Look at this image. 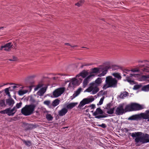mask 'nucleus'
I'll return each mask as SVG.
<instances>
[{
	"label": "nucleus",
	"instance_id": "obj_39",
	"mask_svg": "<svg viewBox=\"0 0 149 149\" xmlns=\"http://www.w3.org/2000/svg\"><path fill=\"white\" fill-rule=\"evenodd\" d=\"M23 142L27 146H30L31 145V142L29 141H26L24 139H22Z\"/></svg>",
	"mask_w": 149,
	"mask_h": 149
},
{
	"label": "nucleus",
	"instance_id": "obj_16",
	"mask_svg": "<svg viewBox=\"0 0 149 149\" xmlns=\"http://www.w3.org/2000/svg\"><path fill=\"white\" fill-rule=\"evenodd\" d=\"M79 81L76 78H74L72 79V81L70 82L69 86H72L71 84L74 85H79Z\"/></svg>",
	"mask_w": 149,
	"mask_h": 149
},
{
	"label": "nucleus",
	"instance_id": "obj_21",
	"mask_svg": "<svg viewBox=\"0 0 149 149\" xmlns=\"http://www.w3.org/2000/svg\"><path fill=\"white\" fill-rule=\"evenodd\" d=\"M90 84L91 85V86L85 90L84 91V92H90L91 91L92 92V90H93V86H95V84L93 82H92L90 83Z\"/></svg>",
	"mask_w": 149,
	"mask_h": 149
},
{
	"label": "nucleus",
	"instance_id": "obj_17",
	"mask_svg": "<svg viewBox=\"0 0 149 149\" xmlns=\"http://www.w3.org/2000/svg\"><path fill=\"white\" fill-rule=\"evenodd\" d=\"M88 75V72L85 70H84L82 71L79 74L76 75V77H79L81 76L83 78L86 77Z\"/></svg>",
	"mask_w": 149,
	"mask_h": 149
},
{
	"label": "nucleus",
	"instance_id": "obj_11",
	"mask_svg": "<svg viewBox=\"0 0 149 149\" xmlns=\"http://www.w3.org/2000/svg\"><path fill=\"white\" fill-rule=\"evenodd\" d=\"M109 68L107 66H106L101 68V70L100 71H102V72L98 75V76L101 77L104 76L107 73Z\"/></svg>",
	"mask_w": 149,
	"mask_h": 149
},
{
	"label": "nucleus",
	"instance_id": "obj_4",
	"mask_svg": "<svg viewBox=\"0 0 149 149\" xmlns=\"http://www.w3.org/2000/svg\"><path fill=\"white\" fill-rule=\"evenodd\" d=\"M16 107H14L13 109L8 108L6 109L0 111V113L1 114H6L9 116H13L17 111Z\"/></svg>",
	"mask_w": 149,
	"mask_h": 149
},
{
	"label": "nucleus",
	"instance_id": "obj_3",
	"mask_svg": "<svg viewBox=\"0 0 149 149\" xmlns=\"http://www.w3.org/2000/svg\"><path fill=\"white\" fill-rule=\"evenodd\" d=\"M35 107L34 104L26 105L21 109V113L25 116L30 115L33 113Z\"/></svg>",
	"mask_w": 149,
	"mask_h": 149
},
{
	"label": "nucleus",
	"instance_id": "obj_5",
	"mask_svg": "<svg viewBox=\"0 0 149 149\" xmlns=\"http://www.w3.org/2000/svg\"><path fill=\"white\" fill-rule=\"evenodd\" d=\"M94 99L92 98H85L81 101L78 106L79 108H80L86 104H89L94 101Z\"/></svg>",
	"mask_w": 149,
	"mask_h": 149
},
{
	"label": "nucleus",
	"instance_id": "obj_41",
	"mask_svg": "<svg viewBox=\"0 0 149 149\" xmlns=\"http://www.w3.org/2000/svg\"><path fill=\"white\" fill-rule=\"evenodd\" d=\"M43 103L47 106H49L51 104V102L49 100H46L43 102Z\"/></svg>",
	"mask_w": 149,
	"mask_h": 149
},
{
	"label": "nucleus",
	"instance_id": "obj_35",
	"mask_svg": "<svg viewBox=\"0 0 149 149\" xmlns=\"http://www.w3.org/2000/svg\"><path fill=\"white\" fill-rule=\"evenodd\" d=\"M27 92L28 91L26 90H20L18 91V93L19 95H22L27 93Z\"/></svg>",
	"mask_w": 149,
	"mask_h": 149
},
{
	"label": "nucleus",
	"instance_id": "obj_53",
	"mask_svg": "<svg viewBox=\"0 0 149 149\" xmlns=\"http://www.w3.org/2000/svg\"><path fill=\"white\" fill-rule=\"evenodd\" d=\"M5 92L6 94H7L9 92V90L8 88H6L5 90Z\"/></svg>",
	"mask_w": 149,
	"mask_h": 149
},
{
	"label": "nucleus",
	"instance_id": "obj_40",
	"mask_svg": "<svg viewBox=\"0 0 149 149\" xmlns=\"http://www.w3.org/2000/svg\"><path fill=\"white\" fill-rule=\"evenodd\" d=\"M22 104V103L21 102L19 103H17L15 106L14 107H16V110L17 109H19L21 107V106Z\"/></svg>",
	"mask_w": 149,
	"mask_h": 149
},
{
	"label": "nucleus",
	"instance_id": "obj_12",
	"mask_svg": "<svg viewBox=\"0 0 149 149\" xmlns=\"http://www.w3.org/2000/svg\"><path fill=\"white\" fill-rule=\"evenodd\" d=\"M139 120H141L142 118L143 119H148L149 118V114L148 113H141L139 114Z\"/></svg>",
	"mask_w": 149,
	"mask_h": 149
},
{
	"label": "nucleus",
	"instance_id": "obj_43",
	"mask_svg": "<svg viewBox=\"0 0 149 149\" xmlns=\"http://www.w3.org/2000/svg\"><path fill=\"white\" fill-rule=\"evenodd\" d=\"M126 71L127 72H129L130 71H132V72H139V69H133L131 70H126Z\"/></svg>",
	"mask_w": 149,
	"mask_h": 149
},
{
	"label": "nucleus",
	"instance_id": "obj_56",
	"mask_svg": "<svg viewBox=\"0 0 149 149\" xmlns=\"http://www.w3.org/2000/svg\"><path fill=\"white\" fill-rule=\"evenodd\" d=\"M89 65V64H84V65H82L81 66V68H83V67H84V66H88V65Z\"/></svg>",
	"mask_w": 149,
	"mask_h": 149
},
{
	"label": "nucleus",
	"instance_id": "obj_29",
	"mask_svg": "<svg viewBox=\"0 0 149 149\" xmlns=\"http://www.w3.org/2000/svg\"><path fill=\"white\" fill-rule=\"evenodd\" d=\"M60 101L58 99H56L54 100L52 102V105L54 107H55L59 104Z\"/></svg>",
	"mask_w": 149,
	"mask_h": 149
},
{
	"label": "nucleus",
	"instance_id": "obj_2",
	"mask_svg": "<svg viewBox=\"0 0 149 149\" xmlns=\"http://www.w3.org/2000/svg\"><path fill=\"white\" fill-rule=\"evenodd\" d=\"M118 81L116 79L113 77L111 76H107L106 78L105 84L102 88L104 89H106L109 88H116Z\"/></svg>",
	"mask_w": 149,
	"mask_h": 149
},
{
	"label": "nucleus",
	"instance_id": "obj_6",
	"mask_svg": "<svg viewBox=\"0 0 149 149\" xmlns=\"http://www.w3.org/2000/svg\"><path fill=\"white\" fill-rule=\"evenodd\" d=\"M65 89L63 87H61L55 89L53 92L54 97H57L60 96L63 93Z\"/></svg>",
	"mask_w": 149,
	"mask_h": 149
},
{
	"label": "nucleus",
	"instance_id": "obj_46",
	"mask_svg": "<svg viewBox=\"0 0 149 149\" xmlns=\"http://www.w3.org/2000/svg\"><path fill=\"white\" fill-rule=\"evenodd\" d=\"M106 117H107V116H104V115L102 116V115H98L97 116H95V118H105Z\"/></svg>",
	"mask_w": 149,
	"mask_h": 149
},
{
	"label": "nucleus",
	"instance_id": "obj_18",
	"mask_svg": "<svg viewBox=\"0 0 149 149\" xmlns=\"http://www.w3.org/2000/svg\"><path fill=\"white\" fill-rule=\"evenodd\" d=\"M103 113V111L100 108H97L96 111L94 112L93 113V115L95 116L97 115L102 114Z\"/></svg>",
	"mask_w": 149,
	"mask_h": 149
},
{
	"label": "nucleus",
	"instance_id": "obj_27",
	"mask_svg": "<svg viewBox=\"0 0 149 149\" xmlns=\"http://www.w3.org/2000/svg\"><path fill=\"white\" fill-rule=\"evenodd\" d=\"M78 104L77 103H70L67 106V109H71L74 107Z\"/></svg>",
	"mask_w": 149,
	"mask_h": 149
},
{
	"label": "nucleus",
	"instance_id": "obj_59",
	"mask_svg": "<svg viewBox=\"0 0 149 149\" xmlns=\"http://www.w3.org/2000/svg\"><path fill=\"white\" fill-rule=\"evenodd\" d=\"M89 107V106H86L84 107V108H83L84 109H85L86 108H87L88 107Z\"/></svg>",
	"mask_w": 149,
	"mask_h": 149
},
{
	"label": "nucleus",
	"instance_id": "obj_47",
	"mask_svg": "<svg viewBox=\"0 0 149 149\" xmlns=\"http://www.w3.org/2000/svg\"><path fill=\"white\" fill-rule=\"evenodd\" d=\"M98 126H99L103 128H105L107 127L106 125L104 123H102L101 125H99Z\"/></svg>",
	"mask_w": 149,
	"mask_h": 149
},
{
	"label": "nucleus",
	"instance_id": "obj_24",
	"mask_svg": "<svg viewBox=\"0 0 149 149\" xmlns=\"http://www.w3.org/2000/svg\"><path fill=\"white\" fill-rule=\"evenodd\" d=\"M128 93L126 91L121 92L120 95H119V97L120 98L124 99L128 96Z\"/></svg>",
	"mask_w": 149,
	"mask_h": 149
},
{
	"label": "nucleus",
	"instance_id": "obj_26",
	"mask_svg": "<svg viewBox=\"0 0 149 149\" xmlns=\"http://www.w3.org/2000/svg\"><path fill=\"white\" fill-rule=\"evenodd\" d=\"M112 75L115 77V78H117L118 80H120L122 78L119 73H113L112 74Z\"/></svg>",
	"mask_w": 149,
	"mask_h": 149
},
{
	"label": "nucleus",
	"instance_id": "obj_37",
	"mask_svg": "<svg viewBox=\"0 0 149 149\" xmlns=\"http://www.w3.org/2000/svg\"><path fill=\"white\" fill-rule=\"evenodd\" d=\"M0 106L2 107H5L6 106L5 103V100L4 99L0 100Z\"/></svg>",
	"mask_w": 149,
	"mask_h": 149
},
{
	"label": "nucleus",
	"instance_id": "obj_54",
	"mask_svg": "<svg viewBox=\"0 0 149 149\" xmlns=\"http://www.w3.org/2000/svg\"><path fill=\"white\" fill-rule=\"evenodd\" d=\"M8 88H9V91H12L14 89L13 88V86L10 87Z\"/></svg>",
	"mask_w": 149,
	"mask_h": 149
},
{
	"label": "nucleus",
	"instance_id": "obj_9",
	"mask_svg": "<svg viewBox=\"0 0 149 149\" xmlns=\"http://www.w3.org/2000/svg\"><path fill=\"white\" fill-rule=\"evenodd\" d=\"M138 67L143 72H149V65L148 64L139 65Z\"/></svg>",
	"mask_w": 149,
	"mask_h": 149
},
{
	"label": "nucleus",
	"instance_id": "obj_20",
	"mask_svg": "<svg viewBox=\"0 0 149 149\" xmlns=\"http://www.w3.org/2000/svg\"><path fill=\"white\" fill-rule=\"evenodd\" d=\"M128 120H139V114L132 116L128 118Z\"/></svg>",
	"mask_w": 149,
	"mask_h": 149
},
{
	"label": "nucleus",
	"instance_id": "obj_50",
	"mask_svg": "<svg viewBox=\"0 0 149 149\" xmlns=\"http://www.w3.org/2000/svg\"><path fill=\"white\" fill-rule=\"evenodd\" d=\"M42 86V85L40 84H39L35 88V90H36L39 88H40Z\"/></svg>",
	"mask_w": 149,
	"mask_h": 149
},
{
	"label": "nucleus",
	"instance_id": "obj_1",
	"mask_svg": "<svg viewBox=\"0 0 149 149\" xmlns=\"http://www.w3.org/2000/svg\"><path fill=\"white\" fill-rule=\"evenodd\" d=\"M132 136L134 139L135 144L137 146H139L143 144L149 142V135L144 134L141 132H135L132 134Z\"/></svg>",
	"mask_w": 149,
	"mask_h": 149
},
{
	"label": "nucleus",
	"instance_id": "obj_48",
	"mask_svg": "<svg viewBox=\"0 0 149 149\" xmlns=\"http://www.w3.org/2000/svg\"><path fill=\"white\" fill-rule=\"evenodd\" d=\"M103 99H104L103 98H101L100 99V100L99 102V104H98L97 105H98L99 104L100 105H101L103 103Z\"/></svg>",
	"mask_w": 149,
	"mask_h": 149
},
{
	"label": "nucleus",
	"instance_id": "obj_62",
	"mask_svg": "<svg viewBox=\"0 0 149 149\" xmlns=\"http://www.w3.org/2000/svg\"><path fill=\"white\" fill-rule=\"evenodd\" d=\"M89 111V109H87L86 110V112H88Z\"/></svg>",
	"mask_w": 149,
	"mask_h": 149
},
{
	"label": "nucleus",
	"instance_id": "obj_57",
	"mask_svg": "<svg viewBox=\"0 0 149 149\" xmlns=\"http://www.w3.org/2000/svg\"><path fill=\"white\" fill-rule=\"evenodd\" d=\"M77 47V45H75V46H72L71 45L70 47L72 49H74V48L75 47Z\"/></svg>",
	"mask_w": 149,
	"mask_h": 149
},
{
	"label": "nucleus",
	"instance_id": "obj_23",
	"mask_svg": "<svg viewBox=\"0 0 149 149\" xmlns=\"http://www.w3.org/2000/svg\"><path fill=\"white\" fill-rule=\"evenodd\" d=\"M133 74H131L130 76V77L127 76L126 77V79L124 80L125 81H127L128 82L131 84L133 83L134 81L133 80H131V77L133 76Z\"/></svg>",
	"mask_w": 149,
	"mask_h": 149
},
{
	"label": "nucleus",
	"instance_id": "obj_7",
	"mask_svg": "<svg viewBox=\"0 0 149 149\" xmlns=\"http://www.w3.org/2000/svg\"><path fill=\"white\" fill-rule=\"evenodd\" d=\"M125 113L124 109L123 104H120L117 108L115 111V114L117 115H122Z\"/></svg>",
	"mask_w": 149,
	"mask_h": 149
},
{
	"label": "nucleus",
	"instance_id": "obj_31",
	"mask_svg": "<svg viewBox=\"0 0 149 149\" xmlns=\"http://www.w3.org/2000/svg\"><path fill=\"white\" fill-rule=\"evenodd\" d=\"M141 90L145 92L149 91V84L142 86Z\"/></svg>",
	"mask_w": 149,
	"mask_h": 149
},
{
	"label": "nucleus",
	"instance_id": "obj_45",
	"mask_svg": "<svg viewBox=\"0 0 149 149\" xmlns=\"http://www.w3.org/2000/svg\"><path fill=\"white\" fill-rule=\"evenodd\" d=\"M111 104L110 103H108L107 104L106 107V109L107 110L111 108Z\"/></svg>",
	"mask_w": 149,
	"mask_h": 149
},
{
	"label": "nucleus",
	"instance_id": "obj_61",
	"mask_svg": "<svg viewBox=\"0 0 149 149\" xmlns=\"http://www.w3.org/2000/svg\"><path fill=\"white\" fill-rule=\"evenodd\" d=\"M6 84H4L3 85H1L0 86V87H2L3 86L5 85H6Z\"/></svg>",
	"mask_w": 149,
	"mask_h": 149
},
{
	"label": "nucleus",
	"instance_id": "obj_28",
	"mask_svg": "<svg viewBox=\"0 0 149 149\" xmlns=\"http://www.w3.org/2000/svg\"><path fill=\"white\" fill-rule=\"evenodd\" d=\"M26 126L27 130H31L36 127L35 125L33 124H26Z\"/></svg>",
	"mask_w": 149,
	"mask_h": 149
},
{
	"label": "nucleus",
	"instance_id": "obj_38",
	"mask_svg": "<svg viewBox=\"0 0 149 149\" xmlns=\"http://www.w3.org/2000/svg\"><path fill=\"white\" fill-rule=\"evenodd\" d=\"M84 0H81L77 3H75V5L78 6V7H80L84 3Z\"/></svg>",
	"mask_w": 149,
	"mask_h": 149
},
{
	"label": "nucleus",
	"instance_id": "obj_8",
	"mask_svg": "<svg viewBox=\"0 0 149 149\" xmlns=\"http://www.w3.org/2000/svg\"><path fill=\"white\" fill-rule=\"evenodd\" d=\"M132 111H136L143 109V105L136 103H131Z\"/></svg>",
	"mask_w": 149,
	"mask_h": 149
},
{
	"label": "nucleus",
	"instance_id": "obj_36",
	"mask_svg": "<svg viewBox=\"0 0 149 149\" xmlns=\"http://www.w3.org/2000/svg\"><path fill=\"white\" fill-rule=\"evenodd\" d=\"M115 108L113 107L107 110V113L109 114H112L114 113Z\"/></svg>",
	"mask_w": 149,
	"mask_h": 149
},
{
	"label": "nucleus",
	"instance_id": "obj_64",
	"mask_svg": "<svg viewBox=\"0 0 149 149\" xmlns=\"http://www.w3.org/2000/svg\"><path fill=\"white\" fill-rule=\"evenodd\" d=\"M147 121L149 122V118H148V119L147 120Z\"/></svg>",
	"mask_w": 149,
	"mask_h": 149
},
{
	"label": "nucleus",
	"instance_id": "obj_25",
	"mask_svg": "<svg viewBox=\"0 0 149 149\" xmlns=\"http://www.w3.org/2000/svg\"><path fill=\"white\" fill-rule=\"evenodd\" d=\"M101 68H95L91 69V73H99Z\"/></svg>",
	"mask_w": 149,
	"mask_h": 149
},
{
	"label": "nucleus",
	"instance_id": "obj_19",
	"mask_svg": "<svg viewBox=\"0 0 149 149\" xmlns=\"http://www.w3.org/2000/svg\"><path fill=\"white\" fill-rule=\"evenodd\" d=\"M125 113L127 112L132 111L131 103L130 104L126 105L124 108Z\"/></svg>",
	"mask_w": 149,
	"mask_h": 149
},
{
	"label": "nucleus",
	"instance_id": "obj_51",
	"mask_svg": "<svg viewBox=\"0 0 149 149\" xmlns=\"http://www.w3.org/2000/svg\"><path fill=\"white\" fill-rule=\"evenodd\" d=\"M19 85L15 84V85L13 86V88L15 89L16 88L19 87Z\"/></svg>",
	"mask_w": 149,
	"mask_h": 149
},
{
	"label": "nucleus",
	"instance_id": "obj_30",
	"mask_svg": "<svg viewBox=\"0 0 149 149\" xmlns=\"http://www.w3.org/2000/svg\"><path fill=\"white\" fill-rule=\"evenodd\" d=\"M46 89L44 88H41L40 90L38 92V94L40 96H43L46 91Z\"/></svg>",
	"mask_w": 149,
	"mask_h": 149
},
{
	"label": "nucleus",
	"instance_id": "obj_32",
	"mask_svg": "<svg viewBox=\"0 0 149 149\" xmlns=\"http://www.w3.org/2000/svg\"><path fill=\"white\" fill-rule=\"evenodd\" d=\"M99 91V88L96 86H93V90L92 94H95L97 93Z\"/></svg>",
	"mask_w": 149,
	"mask_h": 149
},
{
	"label": "nucleus",
	"instance_id": "obj_13",
	"mask_svg": "<svg viewBox=\"0 0 149 149\" xmlns=\"http://www.w3.org/2000/svg\"><path fill=\"white\" fill-rule=\"evenodd\" d=\"M68 111L67 109L65 107L63 108L58 111V115L60 116H63L66 114Z\"/></svg>",
	"mask_w": 149,
	"mask_h": 149
},
{
	"label": "nucleus",
	"instance_id": "obj_22",
	"mask_svg": "<svg viewBox=\"0 0 149 149\" xmlns=\"http://www.w3.org/2000/svg\"><path fill=\"white\" fill-rule=\"evenodd\" d=\"M82 89L81 88H79L75 92V93L72 95V99L75 97L78 96L81 91Z\"/></svg>",
	"mask_w": 149,
	"mask_h": 149
},
{
	"label": "nucleus",
	"instance_id": "obj_60",
	"mask_svg": "<svg viewBox=\"0 0 149 149\" xmlns=\"http://www.w3.org/2000/svg\"><path fill=\"white\" fill-rule=\"evenodd\" d=\"M146 112L148 113V114H149V110H147L146 111Z\"/></svg>",
	"mask_w": 149,
	"mask_h": 149
},
{
	"label": "nucleus",
	"instance_id": "obj_44",
	"mask_svg": "<svg viewBox=\"0 0 149 149\" xmlns=\"http://www.w3.org/2000/svg\"><path fill=\"white\" fill-rule=\"evenodd\" d=\"M143 79L144 80L146 81L148 80L149 79V75L143 76L142 77Z\"/></svg>",
	"mask_w": 149,
	"mask_h": 149
},
{
	"label": "nucleus",
	"instance_id": "obj_15",
	"mask_svg": "<svg viewBox=\"0 0 149 149\" xmlns=\"http://www.w3.org/2000/svg\"><path fill=\"white\" fill-rule=\"evenodd\" d=\"M6 105L13 106L15 103L14 100L12 98H10L6 100Z\"/></svg>",
	"mask_w": 149,
	"mask_h": 149
},
{
	"label": "nucleus",
	"instance_id": "obj_55",
	"mask_svg": "<svg viewBox=\"0 0 149 149\" xmlns=\"http://www.w3.org/2000/svg\"><path fill=\"white\" fill-rule=\"evenodd\" d=\"M65 45H66L70 46V47L71 46V45L69 43H65Z\"/></svg>",
	"mask_w": 149,
	"mask_h": 149
},
{
	"label": "nucleus",
	"instance_id": "obj_10",
	"mask_svg": "<svg viewBox=\"0 0 149 149\" xmlns=\"http://www.w3.org/2000/svg\"><path fill=\"white\" fill-rule=\"evenodd\" d=\"M13 45H12L11 42H9L4 45L1 46L0 49L1 50L4 48V50L9 51L11 48H13Z\"/></svg>",
	"mask_w": 149,
	"mask_h": 149
},
{
	"label": "nucleus",
	"instance_id": "obj_14",
	"mask_svg": "<svg viewBox=\"0 0 149 149\" xmlns=\"http://www.w3.org/2000/svg\"><path fill=\"white\" fill-rule=\"evenodd\" d=\"M93 76V75L92 74H90L84 80L83 82V88H84L86 87L90 81V78Z\"/></svg>",
	"mask_w": 149,
	"mask_h": 149
},
{
	"label": "nucleus",
	"instance_id": "obj_63",
	"mask_svg": "<svg viewBox=\"0 0 149 149\" xmlns=\"http://www.w3.org/2000/svg\"><path fill=\"white\" fill-rule=\"evenodd\" d=\"M143 62V61H139V62H141V63H142V62Z\"/></svg>",
	"mask_w": 149,
	"mask_h": 149
},
{
	"label": "nucleus",
	"instance_id": "obj_52",
	"mask_svg": "<svg viewBox=\"0 0 149 149\" xmlns=\"http://www.w3.org/2000/svg\"><path fill=\"white\" fill-rule=\"evenodd\" d=\"M17 60L16 58L15 57L13 56V59H10L9 60L10 61H15Z\"/></svg>",
	"mask_w": 149,
	"mask_h": 149
},
{
	"label": "nucleus",
	"instance_id": "obj_34",
	"mask_svg": "<svg viewBox=\"0 0 149 149\" xmlns=\"http://www.w3.org/2000/svg\"><path fill=\"white\" fill-rule=\"evenodd\" d=\"M46 118L48 121H51L53 119L52 116L50 114H47L46 115Z\"/></svg>",
	"mask_w": 149,
	"mask_h": 149
},
{
	"label": "nucleus",
	"instance_id": "obj_58",
	"mask_svg": "<svg viewBox=\"0 0 149 149\" xmlns=\"http://www.w3.org/2000/svg\"><path fill=\"white\" fill-rule=\"evenodd\" d=\"M6 95H8L10 97L11 96H10V93L9 92L8 93H7V94H6Z\"/></svg>",
	"mask_w": 149,
	"mask_h": 149
},
{
	"label": "nucleus",
	"instance_id": "obj_49",
	"mask_svg": "<svg viewBox=\"0 0 149 149\" xmlns=\"http://www.w3.org/2000/svg\"><path fill=\"white\" fill-rule=\"evenodd\" d=\"M89 107H91V109H94L95 108V105L94 104H92L89 106Z\"/></svg>",
	"mask_w": 149,
	"mask_h": 149
},
{
	"label": "nucleus",
	"instance_id": "obj_33",
	"mask_svg": "<svg viewBox=\"0 0 149 149\" xmlns=\"http://www.w3.org/2000/svg\"><path fill=\"white\" fill-rule=\"evenodd\" d=\"M102 82V79L101 78H98L95 81V85L96 84L97 86H99Z\"/></svg>",
	"mask_w": 149,
	"mask_h": 149
},
{
	"label": "nucleus",
	"instance_id": "obj_42",
	"mask_svg": "<svg viewBox=\"0 0 149 149\" xmlns=\"http://www.w3.org/2000/svg\"><path fill=\"white\" fill-rule=\"evenodd\" d=\"M142 86L141 85H136L134 86L133 89L134 90H137L140 88Z\"/></svg>",
	"mask_w": 149,
	"mask_h": 149
}]
</instances>
